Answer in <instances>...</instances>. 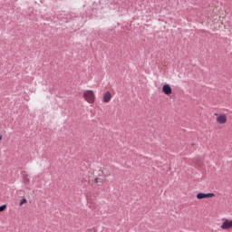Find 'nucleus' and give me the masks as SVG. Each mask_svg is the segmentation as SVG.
Returning a JSON list of instances; mask_svg holds the SVG:
<instances>
[{"mask_svg":"<svg viewBox=\"0 0 232 232\" xmlns=\"http://www.w3.org/2000/svg\"><path fill=\"white\" fill-rule=\"evenodd\" d=\"M82 97L89 104H93L95 102V92L92 90L83 91Z\"/></svg>","mask_w":232,"mask_h":232,"instance_id":"obj_1","label":"nucleus"},{"mask_svg":"<svg viewBox=\"0 0 232 232\" xmlns=\"http://www.w3.org/2000/svg\"><path fill=\"white\" fill-rule=\"evenodd\" d=\"M197 198L198 200H202L204 198H216V200H219L220 198V196L215 194V193H202V192H199L197 194Z\"/></svg>","mask_w":232,"mask_h":232,"instance_id":"obj_2","label":"nucleus"},{"mask_svg":"<svg viewBox=\"0 0 232 232\" xmlns=\"http://www.w3.org/2000/svg\"><path fill=\"white\" fill-rule=\"evenodd\" d=\"M216 117V121L218 122V124H227V115L224 114V113H215L214 114Z\"/></svg>","mask_w":232,"mask_h":232,"instance_id":"obj_3","label":"nucleus"},{"mask_svg":"<svg viewBox=\"0 0 232 232\" xmlns=\"http://www.w3.org/2000/svg\"><path fill=\"white\" fill-rule=\"evenodd\" d=\"M89 184L92 185V188L102 186L104 184V179L99 177L94 178L93 179L89 180Z\"/></svg>","mask_w":232,"mask_h":232,"instance_id":"obj_4","label":"nucleus"},{"mask_svg":"<svg viewBox=\"0 0 232 232\" xmlns=\"http://www.w3.org/2000/svg\"><path fill=\"white\" fill-rule=\"evenodd\" d=\"M232 227V220L225 219L221 225V229H231Z\"/></svg>","mask_w":232,"mask_h":232,"instance_id":"obj_5","label":"nucleus"},{"mask_svg":"<svg viewBox=\"0 0 232 232\" xmlns=\"http://www.w3.org/2000/svg\"><path fill=\"white\" fill-rule=\"evenodd\" d=\"M162 92L163 93H165V95H171V93H173V90L171 89V86H169V84L163 85Z\"/></svg>","mask_w":232,"mask_h":232,"instance_id":"obj_6","label":"nucleus"},{"mask_svg":"<svg viewBox=\"0 0 232 232\" xmlns=\"http://www.w3.org/2000/svg\"><path fill=\"white\" fill-rule=\"evenodd\" d=\"M111 101V92H106L103 94V102H110Z\"/></svg>","mask_w":232,"mask_h":232,"instance_id":"obj_7","label":"nucleus"},{"mask_svg":"<svg viewBox=\"0 0 232 232\" xmlns=\"http://www.w3.org/2000/svg\"><path fill=\"white\" fill-rule=\"evenodd\" d=\"M5 209H6V204L0 206V213H3V211H5Z\"/></svg>","mask_w":232,"mask_h":232,"instance_id":"obj_8","label":"nucleus"},{"mask_svg":"<svg viewBox=\"0 0 232 232\" xmlns=\"http://www.w3.org/2000/svg\"><path fill=\"white\" fill-rule=\"evenodd\" d=\"M20 204H26V198H23V199L20 201Z\"/></svg>","mask_w":232,"mask_h":232,"instance_id":"obj_9","label":"nucleus"},{"mask_svg":"<svg viewBox=\"0 0 232 232\" xmlns=\"http://www.w3.org/2000/svg\"><path fill=\"white\" fill-rule=\"evenodd\" d=\"M3 140V135H0V142Z\"/></svg>","mask_w":232,"mask_h":232,"instance_id":"obj_10","label":"nucleus"}]
</instances>
